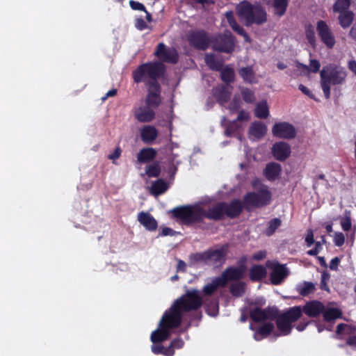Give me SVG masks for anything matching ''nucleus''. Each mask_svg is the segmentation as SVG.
I'll use <instances>...</instances> for the list:
<instances>
[{"mask_svg": "<svg viewBox=\"0 0 356 356\" xmlns=\"http://www.w3.org/2000/svg\"><path fill=\"white\" fill-rule=\"evenodd\" d=\"M202 305L200 291L196 289L188 291L164 313L159 321V327L151 334V341L158 343L167 339L170 335V330L179 327L186 314L197 310Z\"/></svg>", "mask_w": 356, "mask_h": 356, "instance_id": "1", "label": "nucleus"}, {"mask_svg": "<svg viewBox=\"0 0 356 356\" xmlns=\"http://www.w3.org/2000/svg\"><path fill=\"white\" fill-rule=\"evenodd\" d=\"M224 202L218 203L208 209L201 205L178 207L171 212L185 225L201 222L204 218L219 220L225 215Z\"/></svg>", "mask_w": 356, "mask_h": 356, "instance_id": "2", "label": "nucleus"}, {"mask_svg": "<svg viewBox=\"0 0 356 356\" xmlns=\"http://www.w3.org/2000/svg\"><path fill=\"white\" fill-rule=\"evenodd\" d=\"M321 86L325 99L330 97L331 86L343 85L345 83L347 72L340 65L330 64L324 66L320 72Z\"/></svg>", "mask_w": 356, "mask_h": 356, "instance_id": "3", "label": "nucleus"}, {"mask_svg": "<svg viewBox=\"0 0 356 356\" xmlns=\"http://www.w3.org/2000/svg\"><path fill=\"white\" fill-rule=\"evenodd\" d=\"M254 191L247 193L243 198L244 206L247 209L252 207H261L270 204L271 193L268 188L255 179L252 181Z\"/></svg>", "mask_w": 356, "mask_h": 356, "instance_id": "4", "label": "nucleus"}, {"mask_svg": "<svg viewBox=\"0 0 356 356\" xmlns=\"http://www.w3.org/2000/svg\"><path fill=\"white\" fill-rule=\"evenodd\" d=\"M236 13L246 26L252 24H261L266 22V13L264 8L259 5H252L248 1H242L237 5Z\"/></svg>", "mask_w": 356, "mask_h": 356, "instance_id": "5", "label": "nucleus"}, {"mask_svg": "<svg viewBox=\"0 0 356 356\" xmlns=\"http://www.w3.org/2000/svg\"><path fill=\"white\" fill-rule=\"evenodd\" d=\"M164 71V65L160 62L154 63H145L140 66L134 74V81L136 83L142 81L145 78L149 77L150 81L148 83L155 81L159 78Z\"/></svg>", "mask_w": 356, "mask_h": 356, "instance_id": "6", "label": "nucleus"}, {"mask_svg": "<svg viewBox=\"0 0 356 356\" xmlns=\"http://www.w3.org/2000/svg\"><path fill=\"white\" fill-rule=\"evenodd\" d=\"M211 42L213 49L218 51L230 53L234 49V38L229 31L215 36Z\"/></svg>", "mask_w": 356, "mask_h": 356, "instance_id": "7", "label": "nucleus"}, {"mask_svg": "<svg viewBox=\"0 0 356 356\" xmlns=\"http://www.w3.org/2000/svg\"><path fill=\"white\" fill-rule=\"evenodd\" d=\"M187 40L191 46L200 50H206L211 42V39L204 30L195 29L190 31Z\"/></svg>", "mask_w": 356, "mask_h": 356, "instance_id": "8", "label": "nucleus"}, {"mask_svg": "<svg viewBox=\"0 0 356 356\" xmlns=\"http://www.w3.org/2000/svg\"><path fill=\"white\" fill-rule=\"evenodd\" d=\"M273 134L280 138L291 139L296 136L294 127L288 122H279L274 124L272 129Z\"/></svg>", "mask_w": 356, "mask_h": 356, "instance_id": "9", "label": "nucleus"}, {"mask_svg": "<svg viewBox=\"0 0 356 356\" xmlns=\"http://www.w3.org/2000/svg\"><path fill=\"white\" fill-rule=\"evenodd\" d=\"M161 103L160 86L153 81L148 85V94L143 104L155 109Z\"/></svg>", "mask_w": 356, "mask_h": 356, "instance_id": "10", "label": "nucleus"}, {"mask_svg": "<svg viewBox=\"0 0 356 356\" xmlns=\"http://www.w3.org/2000/svg\"><path fill=\"white\" fill-rule=\"evenodd\" d=\"M155 55L161 61L170 63H175L178 58L177 51L173 48H167L163 43L158 44Z\"/></svg>", "mask_w": 356, "mask_h": 356, "instance_id": "11", "label": "nucleus"}, {"mask_svg": "<svg viewBox=\"0 0 356 356\" xmlns=\"http://www.w3.org/2000/svg\"><path fill=\"white\" fill-rule=\"evenodd\" d=\"M317 31L318 34L320 36L322 42L330 49L332 48L335 44L334 37L327 26L323 21H319L317 24Z\"/></svg>", "mask_w": 356, "mask_h": 356, "instance_id": "12", "label": "nucleus"}, {"mask_svg": "<svg viewBox=\"0 0 356 356\" xmlns=\"http://www.w3.org/2000/svg\"><path fill=\"white\" fill-rule=\"evenodd\" d=\"M227 246H222L219 249L209 250L207 252V262L216 266L220 265L225 260L227 254Z\"/></svg>", "mask_w": 356, "mask_h": 356, "instance_id": "13", "label": "nucleus"}, {"mask_svg": "<svg viewBox=\"0 0 356 356\" xmlns=\"http://www.w3.org/2000/svg\"><path fill=\"white\" fill-rule=\"evenodd\" d=\"M154 109L142 103L140 106L136 108L135 118L141 122L152 121L155 117Z\"/></svg>", "mask_w": 356, "mask_h": 356, "instance_id": "14", "label": "nucleus"}, {"mask_svg": "<svg viewBox=\"0 0 356 356\" xmlns=\"http://www.w3.org/2000/svg\"><path fill=\"white\" fill-rule=\"evenodd\" d=\"M272 154L277 160L284 161L290 156L291 147L285 142L276 143L272 147Z\"/></svg>", "mask_w": 356, "mask_h": 356, "instance_id": "15", "label": "nucleus"}, {"mask_svg": "<svg viewBox=\"0 0 356 356\" xmlns=\"http://www.w3.org/2000/svg\"><path fill=\"white\" fill-rule=\"evenodd\" d=\"M287 268L282 265L273 264L270 280L273 284H280L288 275Z\"/></svg>", "mask_w": 356, "mask_h": 356, "instance_id": "16", "label": "nucleus"}, {"mask_svg": "<svg viewBox=\"0 0 356 356\" xmlns=\"http://www.w3.org/2000/svg\"><path fill=\"white\" fill-rule=\"evenodd\" d=\"M138 222L149 231H154L157 228V222L149 213L141 211L138 215Z\"/></svg>", "mask_w": 356, "mask_h": 356, "instance_id": "17", "label": "nucleus"}, {"mask_svg": "<svg viewBox=\"0 0 356 356\" xmlns=\"http://www.w3.org/2000/svg\"><path fill=\"white\" fill-rule=\"evenodd\" d=\"M266 132L267 127L261 122H254L249 128L250 137L256 140H259L263 138Z\"/></svg>", "mask_w": 356, "mask_h": 356, "instance_id": "18", "label": "nucleus"}, {"mask_svg": "<svg viewBox=\"0 0 356 356\" xmlns=\"http://www.w3.org/2000/svg\"><path fill=\"white\" fill-rule=\"evenodd\" d=\"M244 273V269L242 267L238 268H228L220 276V278H223L225 285L229 280H239L241 279Z\"/></svg>", "mask_w": 356, "mask_h": 356, "instance_id": "19", "label": "nucleus"}, {"mask_svg": "<svg viewBox=\"0 0 356 356\" xmlns=\"http://www.w3.org/2000/svg\"><path fill=\"white\" fill-rule=\"evenodd\" d=\"M302 310L309 316L314 317L324 311V306L318 301H312L306 304Z\"/></svg>", "mask_w": 356, "mask_h": 356, "instance_id": "20", "label": "nucleus"}, {"mask_svg": "<svg viewBox=\"0 0 356 356\" xmlns=\"http://www.w3.org/2000/svg\"><path fill=\"white\" fill-rule=\"evenodd\" d=\"M224 205L225 214L231 218L237 216L242 211L241 202L237 200L232 201L230 204L224 202Z\"/></svg>", "mask_w": 356, "mask_h": 356, "instance_id": "21", "label": "nucleus"}, {"mask_svg": "<svg viewBox=\"0 0 356 356\" xmlns=\"http://www.w3.org/2000/svg\"><path fill=\"white\" fill-rule=\"evenodd\" d=\"M273 314L270 310L256 308L250 312V317L255 322L264 321L266 319H271Z\"/></svg>", "mask_w": 356, "mask_h": 356, "instance_id": "22", "label": "nucleus"}, {"mask_svg": "<svg viewBox=\"0 0 356 356\" xmlns=\"http://www.w3.org/2000/svg\"><path fill=\"white\" fill-rule=\"evenodd\" d=\"M157 136V130L153 126H145L141 130V138L146 143H150L154 141Z\"/></svg>", "mask_w": 356, "mask_h": 356, "instance_id": "23", "label": "nucleus"}, {"mask_svg": "<svg viewBox=\"0 0 356 356\" xmlns=\"http://www.w3.org/2000/svg\"><path fill=\"white\" fill-rule=\"evenodd\" d=\"M225 16L229 26L232 28V29L239 35L243 36L245 41L249 42V36L245 33L244 29L236 23V20L234 18L232 12L226 13Z\"/></svg>", "mask_w": 356, "mask_h": 356, "instance_id": "24", "label": "nucleus"}, {"mask_svg": "<svg viewBox=\"0 0 356 356\" xmlns=\"http://www.w3.org/2000/svg\"><path fill=\"white\" fill-rule=\"evenodd\" d=\"M225 16L229 26L232 28V29L239 35L243 36L245 41L249 42V36L245 33L244 29L236 23V20L234 18L232 12L226 13Z\"/></svg>", "mask_w": 356, "mask_h": 356, "instance_id": "25", "label": "nucleus"}, {"mask_svg": "<svg viewBox=\"0 0 356 356\" xmlns=\"http://www.w3.org/2000/svg\"><path fill=\"white\" fill-rule=\"evenodd\" d=\"M225 16L229 26L232 28V29L239 35L243 36L245 41L249 42V36L245 33L244 29L236 23V20L234 18L232 12L226 13Z\"/></svg>", "mask_w": 356, "mask_h": 356, "instance_id": "26", "label": "nucleus"}, {"mask_svg": "<svg viewBox=\"0 0 356 356\" xmlns=\"http://www.w3.org/2000/svg\"><path fill=\"white\" fill-rule=\"evenodd\" d=\"M281 172V165L277 163H268L264 170L265 177L269 180L275 179Z\"/></svg>", "mask_w": 356, "mask_h": 356, "instance_id": "27", "label": "nucleus"}, {"mask_svg": "<svg viewBox=\"0 0 356 356\" xmlns=\"http://www.w3.org/2000/svg\"><path fill=\"white\" fill-rule=\"evenodd\" d=\"M156 155V151L152 148H143L138 154L137 159L140 163L149 162L153 160Z\"/></svg>", "mask_w": 356, "mask_h": 356, "instance_id": "28", "label": "nucleus"}, {"mask_svg": "<svg viewBox=\"0 0 356 356\" xmlns=\"http://www.w3.org/2000/svg\"><path fill=\"white\" fill-rule=\"evenodd\" d=\"M225 286L223 278L216 277L211 283L204 286L203 293L207 296L211 295L219 286Z\"/></svg>", "mask_w": 356, "mask_h": 356, "instance_id": "29", "label": "nucleus"}, {"mask_svg": "<svg viewBox=\"0 0 356 356\" xmlns=\"http://www.w3.org/2000/svg\"><path fill=\"white\" fill-rule=\"evenodd\" d=\"M206 64L213 70L220 71L222 67V61L218 59L212 54H207L204 56Z\"/></svg>", "mask_w": 356, "mask_h": 356, "instance_id": "30", "label": "nucleus"}, {"mask_svg": "<svg viewBox=\"0 0 356 356\" xmlns=\"http://www.w3.org/2000/svg\"><path fill=\"white\" fill-rule=\"evenodd\" d=\"M277 326L283 335L289 334L292 328L291 323L282 315L277 318Z\"/></svg>", "mask_w": 356, "mask_h": 356, "instance_id": "31", "label": "nucleus"}, {"mask_svg": "<svg viewBox=\"0 0 356 356\" xmlns=\"http://www.w3.org/2000/svg\"><path fill=\"white\" fill-rule=\"evenodd\" d=\"M302 309L300 306H296L289 309L282 314L291 323L296 321L301 316Z\"/></svg>", "mask_w": 356, "mask_h": 356, "instance_id": "32", "label": "nucleus"}, {"mask_svg": "<svg viewBox=\"0 0 356 356\" xmlns=\"http://www.w3.org/2000/svg\"><path fill=\"white\" fill-rule=\"evenodd\" d=\"M273 324L268 323L259 327L254 334V338L257 341H260L263 338L266 337L268 334L273 330Z\"/></svg>", "mask_w": 356, "mask_h": 356, "instance_id": "33", "label": "nucleus"}, {"mask_svg": "<svg viewBox=\"0 0 356 356\" xmlns=\"http://www.w3.org/2000/svg\"><path fill=\"white\" fill-rule=\"evenodd\" d=\"M266 271L264 266L256 265L250 270V276L252 280H260L266 276Z\"/></svg>", "mask_w": 356, "mask_h": 356, "instance_id": "34", "label": "nucleus"}, {"mask_svg": "<svg viewBox=\"0 0 356 356\" xmlns=\"http://www.w3.org/2000/svg\"><path fill=\"white\" fill-rule=\"evenodd\" d=\"M315 284L309 282H304L297 285L296 289L303 296H308L315 291Z\"/></svg>", "mask_w": 356, "mask_h": 356, "instance_id": "35", "label": "nucleus"}, {"mask_svg": "<svg viewBox=\"0 0 356 356\" xmlns=\"http://www.w3.org/2000/svg\"><path fill=\"white\" fill-rule=\"evenodd\" d=\"M168 186L165 181L163 179H159L154 181L151 187V193L155 196H158L162 193H163L167 189Z\"/></svg>", "mask_w": 356, "mask_h": 356, "instance_id": "36", "label": "nucleus"}, {"mask_svg": "<svg viewBox=\"0 0 356 356\" xmlns=\"http://www.w3.org/2000/svg\"><path fill=\"white\" fill-rule=\"evenodd\" d=\"M255 115L258 118L265 119L269 115L268 106L266 101L259 102L255 108Z\"/></svg>", "mask_w": 356, "mask_h": 356, "instance_id": "37", "label": "nucleus"}, {"mask_svg": "<svg viewBox=\"0 0 356 356\" xmlns=\"http://www.w3.org/2000/svg\"><path fill=\"white\" fill-rule=\"evenodd\" d=\"M287 5V0H273V8L274 13L279 17L282 16L285 13Z\"/></svg>", "mask_w": 356, "mask_h": 356, "instance_id": "38", "label": "nucleus"}, {"mask_svg": "<svg viewBox=\"0 0 356 356\" xmlns=\"http://www.w3.org/2000/svg\"><path fill=\"white\" fill-rule=\"evenodd\" d=\"M339 20L343 29L348 28L353 20V13L349 11L340 13Z\"/></svg>", "mask_w": 356, "mask_h": 356, "instance_id": "39", "label": "nucleus"}, {"mask_svg": "<svg viewBox=\"0 0 356 356\" xmlns=\"http://www.w3.org/2000/svg\"><path fill=\"white\" fill-rule=\"evenodd\" d=\"M221 72V78L222 80L228 83L232 82L234 79V71L232 68L225 66V67L221 68L220 70Z\"/></svg>", "mask_w": 356, "mask_h": 356, "instance_id": "40", "label": "nucleus"}, {"mask_svg": "<svg viewBox=\"0 0 356 356\" xmlns=\"http://www.w3.org/2000/svg\"><path fill=\"white\" fill-rule=\"evenodd\" d=\"M239 74L246 82L253 83L255 77L252 69L250 67H243L239 70Z\"/></svg>", "mask_w": 356, "mask_h": 356, "instance_id": "41", "label": "nucleus"}, {"mask_svg": "<svg viewBox=\"0 0 356 356\" xmlns=\"http://www.w3.org/2000/svg\"><path fill=\"white\" fill-rule=\"evenodd\" d=\"M230 292L234 296H242L245 292V284L242 282H236L230 286Z\"/></svg>", "mask_w": 356, "mask_h": 356, "instance_id": "42", "label": "nucleus"}, {"mask_svg": "<svg viewBox=\"0 0 356 356\" xmlns=\"http://www.w3.org/2000/svg\"><path fill=\"white\" fill-rule=\"evenodd\" d=\"M341 312L337 308H329L324 311L323 316L325 321H330L339 318Z\"/></svg>", "mask_w": 356, "mask_h": 356, "instance_id": "43", "label": "nucleus"}, {"mask_svg": "<svg viewBox=\"0 0 356 356\" xmlns=\"http://www.w3.org/2000/svg\"><path fill=\"white\" fill-rule=\"evenodd\" d=\"M298 67H302L305 70H310L312 72L316 73L319 71L321 67V63L318 60L316 59H312L310 60L309 67L301 63H298Z\"/></svg>", "mask_w": 356, "mask_h": 356, "instance_id": "44", "label": "nucleus"}, {"mask_svg": "<svg viewBox=\"0 0 356 356\" xmlns=\"http://www.w3.org/2000/svg\"><path fill=\"white\" fill-rule=\"evenodd\" d=\"M350 5V0H337L334 4V10L338 13L346 12Z\"/></svg>", "mask_w": 356, "mask_h": 356, "instance_id": "45", "label": "nucleus"}, {"mask_svg": "<svg viewBox=\"0 0 356 356\" xmlns=\"http://www.w3.org/2000/svg\"><path fill=\"white\" fill-rule=\"evenodd\" d=\"M160 167L159 163H153L147 166L145 172L150 177H156L160 174Z\"/></svg>", "mask_w": 356, "mask_h": 356, "instance_id": "46", "label": "nucleus"}, {"mask_svg": "<svg viewBox=\"0 0 356 356\" xmlns=\"http://www.w3.org/2000/svg\"><path fill=\"white\" fill-rule=\"evenodd\" d=\"M351 225L350 212L346 211L344 217L341 219V226L344 231H348L350 229Z\"/></svg>", "mask_w": 356, "mask_h": 356, "instance_id": "47", "label": "nucleus"}, {"mask_svg": "<svg viewBox=\"0 0 356 356\" xmlns=\"http://www.w3.org/2000/svg\"><path fill=\"white\" fill-rule=\"evenodd\" d=\"M281 225V220L279 218H273L268 222V227L266 230V234L268 236L272 235L275 231L280 227Z\"/></svg>", "mask_w": 356, "mask_h": 356, "instance_id": "48", "label": "nucleus"}, {"mask_svg": "<svg viewBox=\"0 0 356 356\" xmlns=\"http://www.w3.org/2000/svg\"><path fill=\"white\" fill-rule=\"evenodd\" d=\"M218 93H216L218 101L220 103L226 102L230 97V93L224 88H220L217 90Z\"/></svg>", "mask_w": 356, "mask_h": 356, "instance_id": "49", "label": "nucleus"}, {"mask_svg": "<svg viewBox=\"0 0 356 356\" xmlns=\"http://www.w3.org/2000/svg\"><path fill=\"white\" fill-rule=\"evenodd\" d=\"M241 94L245 102L248 103H252L253 102H254V95L253 92H252L249 89H243L241 91Z\"/></svg>", "mask_w": 356, "mask_h": 356, "instance_id": "50", "label": "nucleus"}, {"mask_svg": "<svg viewBox=\"0 0 356 356\" xmlns=\"http://www.w3.org/2000/svg\"><path fill=\"white\" fill-rule=\"evenodd\" d=\"M240 107H241L240 99L238 97H234L233 99L232 102H231L228 108H229L230 113H232L237 111L240 108Z\"/></svg>", "mask_w": 356, "mask_h": 356, "instance_id": "51", "label": "nucleus"}, {"mask_svg": "<svg viewBox=\"0 0 356 356\" xmlns=\"http://www.w3.org/2000/svg\"><path fill=\"white\" fill-rule=\"evenodd\" d=\"M345 241V236L341 232H336L334 236V243L335 245L340 247L341 246Z\"/></svg>", "mask_w": 356, "mask_h": 356, "instance_id": "52", "label": "nucleus"}, {"mask_svg": "<svg viewBox=\"0 0 356 356\" xmlns=\"http://www.w3.org/2000/svg\"><path fill=\"white\" fill-rule=\"evenodd\" d=\"M207 312L209 315L211 316H216L218 314V304L215 302L211 303L210 305H208L207 307Z\"/></svg>", "mask_w": 356, "mask_h": 356, "instance_id": "53", "label": "nucleus"}, {"mask_svg": "<svg viewBox=\"0 0 356 356\" xmlns=\"http://www.w3.org/2000/svg\"><path fill=\"white\" fill-rule=\"evenodd\" d=\"M238 128V124L236 121H233L226 127L225 134L226 136H230L232 133L236 131Z\"/></svg>", "mask_w": 356, "mask_h": 356, "instance_id": "54", "label": "nucleus"}, {"mask_svg": "<svg viewBox=\"0 0 356 356\" xmlns=\"http://www.w3.org/2000/svg\"><path fill=\"white\" fill-rule=\"evenodd\" d=\"M130 6L134 10H143L146 12L145 8L143 4L134 0L129 1Z\"/></svg>", "mask_w": 356, "mask_h": 356, "instance_id": "55", "label": "nucleus"}, {"mask_svg": "<svg viewBox=\"0 0 356 356\" xmlns=\"http://www.w3.org/2000/svg\"><path fill=\"white\" fill-rule=\"evenodd\" d=\"M191 259L195 262L204 261L207 262V252L195 254L191 256Z\"/></svg>", "mask_w": 356, "mask_h": 356, "instance_id": "56", "label": "nucleus"}, {"mask_svg": "<svg viewBox=\"0 0 356 356\" xmlns=\"http://www.w3.org/2000/svg\"><path fill=\"white\" fill-rule=\"evenodd\" d=\"M306 36L311 44H314L315 43V33L313 30H307Z\"/></svg>", "mask_w": 356, "mask_h": 356, "instance_id": "57", "label": "nucleus"}, {"mask_svg": "<svg viewBox=\"0 0 356 356\" xmlns=\"http://www.w3.org/2000/svg\"><path fill=\"white\" fill-rule=\"evenodd\" d=\"M305 241L308 246H311L314 243V234L312 230H309L305 238Z\"/></svg>", "mask_w": 356, "mask_h": 356, "instance_id": "58", "label": "nucleus"}, {"mask_svg": "<svg viewBox=\"0 0 356 356\" xmlns=\"http://www.w3.org/2000/svg\"><path fill=\"white\" fill-rule=\"evenodd\" d=\"M136 27L139 30H143L147 27L146 23L141 18H138L136 20Z\"/></svg>", "mask_w": 356, "mask_h": 356, "instance_id": "59", "label": "nucleus"}, {"mask_svg": "<svg viewBox=\"0 0 356 356\" xmlns=\"http://www.w3.org/2000/svg\"><path fill=\"white\" fill-rule=\"evenodd\" d=\"M300 90L302 91L305 95L309 96L310 98L314 99V95L312 92L304 85L300 84L298 86Z\"/></svg>", "mask_w": 356, "mask_h": 356, "instance_id": "60", "label": "nucleus"}, {"mask_svg": "<svg viewBox=\"0 0 356 356\" xmlns=\"http://www.w3.org/2000/svg\"><path fill=\"white\" fill-rule=\"evenodd\" d=\"M248 119H249L248 113L244 111H241L238 115V117H237L236 121L248 120Z\"/></svg>", "mask_w": 356, "mask_h": 356, "instance_id": "61", "label": "nucleus"}, {"mask_svg": "<svg viewBox=\"0 0 356 356\" xmlns=\"http://www.w3.org/2000/svg\"><path fill=\"white\" fill-rule=\"evenodd\" d=\"M170 345L173 348H180L183 346L184 341L180 339H176L171 342Z\"/></svg>", "mask_w": 356, "mask_h": 356, "instance_id": "62", "label": "nucleus"}, {"mask_svg": "<svg viewBox=\"0 0 356 356\" xmlns=\"http://www.w3.org/2000/svg\"><path fill=\"white\" fill-rule=\"evenodd\" d=\"M175 353L174 348L172 347L171 345L168 346V348H163L162 354L165 356H172Z\"/></svg>", "mask_w": 356, "mask_h": 356, "instance_id": "63", "label": "nucleus"}, {"mask_svg": "<svg viewBox=\"0 0 356 356\" xmlns=\"http://www.w3.org/2000/svg\"><path fill=\"white\" fill-rule=\"evenodd\" d=\"M339 261H340V260L338 257L333 258L330 261V268L331 270H337L338 265L339 264Z\"/></svg>", "mask_w": 356, "mask_h": 356, "instance_id": "64", "label": "nucleus"}]
</instances>
